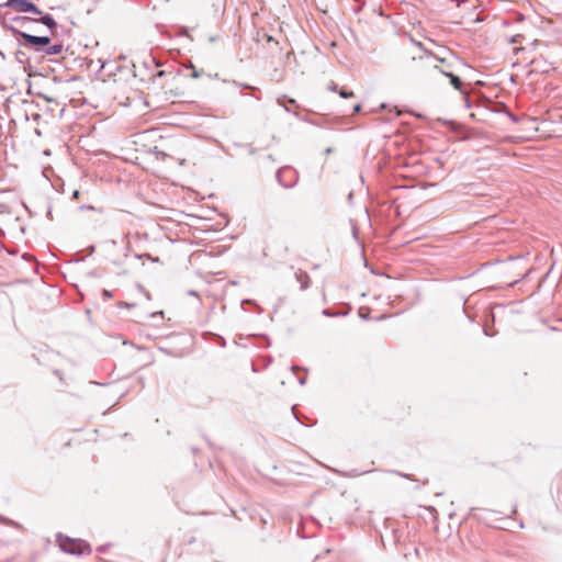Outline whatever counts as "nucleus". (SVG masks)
I'll list each match as a JSON object with an SVG mask.
<instances>
[{"label": "nucleus", "mask_w": 562, "mask_h": 562, "mask_svg": "<svg viewBox=\"0 0 562 562\" xmlns=\"http://www.w3.org/2000/svg\"><path fill=\"white\" fill-rule=\"evenodd\" d=\"M417 52L412 54L403 61V70L422 81L436 80L438 76H445L450 79L454 89L461 90L462 82L458 76H454L450 65H446L443 58H438L428 50L423 49L420 43H416Z\"/></svg>", "instance_id": "obj_1"}, {"label": "nucleus", "mask_w": 562, "mask_h": 562, "mask_svg": "<svg viewBox=\"0 0 562 562\" xmlns=\"http://www.w3.org/2000/svg\"><path fill=\"white\" fill-rule=\"evenodd\" d=\"M57 542L59 548L69 554L81 555L91 552L89 544L81 539H72L69 537H64L63 535H58Z\"/></svg>", "instance_id": "obj_2"}, {"label": "nucleus", "mask_w": 562, "mask_h": 562, "mask_svg": "<svg viewBox=\"0 0 562 562\" xmlns=\"http://www.w3.org/2000/svg\"><path fill=\"white\" fill-rule=\"evenodd\" d=\"M34 18L26 15H14L8 16L7 29L14 35L21 36L23 33H27L26 30H31V24L34 23Z\"/></svg>", "instance_id": "obj_3"}, {"label": "nucleus", "mask_w": 562, "mask_h": 562, "mask_svg": "<svg viewBox=\"0 0 562 562\" xmlns=\"http://www.w3.org/2000/svg\"><path fill=\"white\" fill-rule=\"evenodd\" d=\"M3 7L20 13L31 12L35 15H42V11L33 3V0H8L3 3Z\"/></svg>", "instance_id": "obj_4"}, {"label": "nucleus", "mask_w": 562, "mask_h": 562, "mask_svg": "<svg viewBox=\"0 0 562 562\" xmlns=\"http://www.w3.org/2000/svg\"><path fill=\"white\" fill-rule=\"evenodd\" d=\"M277 180L283 188L290 189L297 183L299 175L291 167H282L277 172Z\"/></svg>", "instance_id": "obj_5"}, {"label": "nucleus", "mask_w": 562, "mask_h": 562, "mask_svg": "<svg viewBox=\"0 0 562 562\" xmlns=\"http://www.w3.org/2000/svg\"><path fill=\"white\" fill-rule=\"evenodd\" d=\"M22 38L25 41V44L31 47L46 46L50 42L49 36H35L29 33H23Z\"/></svg>", "instance_id": "obj_6"}, {"label": "nucleus", "mask_w": 562, "mask_h": 562, "mask_svg": "<svg viewBox=\"0 0 562 562\" xmlns=\"http://www.w3.org/2000/svg\"><path fill=\"white\" fill-rule=\"evenodd\" d=\"M34 20H35V23H42V24L46 25L49 29H54V27L57 26L56 21L49 14H43L42 13L40 19H34Z\"/></svg>", "instance_id": "obj_7"}, {"label": "nucleus", "mask_w": 562, "mask_h": 562, "mask_svg": "<svg viewBox=\"0 0 562 562\" xmlns=\"http://www.w3.org/2000/svg\"><path fill=\"white\" fill-rule=\"evenodd\" d=\"M64 47L61 44H55L52 46H48L45 50L47 55H58L63 52Z\"/></svg>", "instance_id": "obj_8"}, {"label": "nucleus", "mask_w": 562, "mask_h": 562, "mask_svg": "<svg viewBox=\"0 0 562 562\" xmlns=\"http://www.w3.org/2000/svg\"><path fill=\"white\" fill-rule=\"evenodd\" d=\"M338 93H339V95L341 98H351V97H353V92L352 91H347L346 89H339Z\"/></svg>", "instance_id": "obj_9"}, {"label": "nucleus", "mask_w": 562, "mask_h": 562, "mask_svg": "<svg viewBox=\"0 0 562 562\" xmlns=\"http://www.w3.org/2000/svg\"><path fill=\"white\" fill-rule=\"evenodd\" d=\"M328 88H329L331 91H338V90H337V85H335V83H330V85L328 86Z\"/></svg>", "instance_id": "obj_10"}, {"label": "nucleus", "mask_w": 562, "mask_h": 562, "mask_svg": "<svg viewBox=\"0 0 562 562\" xmlns=\"http://www.w3.org/2000/svg\"><path fill=\"white\" fill-rule=\"evenodd\" d=\"M361 111V104H356L355 108H353V112L357 113V112H360Z\"/></svg>", "instance_id": "obj_11"}, {"label": "nucleus", "mask_w": 562, "mask_h": 562, "mask_svg": "<svg viewBox=\"0 0 562 562\" xmlns=\"http://www.w3.org/2000/svg\"><path fill=\"white\" fill-rule=\"evenodd\" d=\"M102 294H103V296H105V297H111V296H112V295H111V293H110V291H108V290H103Z\"/></svg>", "instance_id": "obj_12"}, {"label": "nucleus", "mask_w": 562, "mask_h": 562, "mask_svg": "<svg viewBox=\"0 0 562 562\" xmlns=\"http://www.w3.org/2000/svg\"><path fill=\"white\" fill-rule=\"evenodd\" d=\"M165 76V71L164 70H160L157 72V75L155 76V78H159V77H162Z\"/></svg>", "instance_id": "obj_13"}, {"label": "nucleus", "mask_w": 562, "mask_h": 562, "mask_svg": "<svg viewBox=\"0 0 562 562\" xmlns=\"http://www.w3.org/2000/svg\"><path fill=\"white\" fill-rule=\"evenodd\" d=\"M192 77H193V78H199V77H200V74H199L196 70H193V72H192Z\"/></svg>", "instance_id": "obj_14"}, {"label": "nucleus", "mask_w": 562, "mask_h": 562, "mask_svg": "<svg viewBox=\"0 0 562 562\" xmlns=\"http://www.w3.org/2000/svg\"><path fill=\"white\" fill-rule=\"evenodd\" d=\"M289 102L291 103V105L295 104V100H293V99H289Z\"/></svg>", "instance_id": "obj_15"}, {"label": "nucleus", "mask_w": 562, "mask_h": 562, "mask_svg": "<svg viewBox=\"0 0 562 562\" xmlns=\"http://www.w3.org/2000/svg\"><path fill=\"white\" fill-rule=\"evenodd\" d=\"M397 474L401 475V476H404L406 479H409V475H407V474H402V473H397Z\"/></svg>", "instance_id": "obj_16"}]
</instances>
